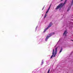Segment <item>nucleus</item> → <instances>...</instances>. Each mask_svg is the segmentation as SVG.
Returning <instances> with one entry per match:
<instances>
[{
  "label": "nucleus",
  "instance_id": "nucleus-1",
  "mask_svg": "<svg viewBox=\"0 0 73 73\" xmlns=\"http://www.w3.org/2000/svg\"><path fill=\"white\" fill-rule=\"evenodd\" d=\"M57 48H56L55 50V52H54V50L53 49L52 52V55L51 57L50 58H52V57H53V56L54 57L56 54H57Z\"/></svg>",
  "mask_w": 73,
  "mask_h": 73
},
{
  "label": "nucleus",
  "instance_id": "nucleus-2",
  "mask_svg": "<svg viewBox=\"0 0 73 73\" xmlns=\"http://www.w3.org/2000/svg\"><path fill=\"white\" fill-rule=\"evenodd\" d=\"M54 34V33H50V34L48 35L46 38L45 41H47L48 40V38H49L50 36H52V35H53Z\"/></svg>",
  "mask_w": 73,
  "mask_h": 73
},
{
  "label": "nucleus",
  "instance_id": "nucleus-3",
  "mask_svg": "<svg viewBox=\"0 0 73 73\" xmlns=\"http://www.w3.org/2000/svg\"><path fill=\"white\" fill-rule=\"evenodd\" d=\"M52 25V23H50L49 24V25L48 26V27L44 30L43 31V33H45V32L46 31V30H47V29H48V28H50V27H51Z\"/></svg>",
  "mask_w": 73,
  "mask_h": 73
},
{
  "label": "nucleus",
  "instance_id": "nucleus-4",
  "mask_svg": "<svg viewBox=\"0 0 73 73\" xmlns=\"http://www.w3.org/2000/svg\"><path fill=\"white\" fill-rule=\"evenodd\" d=\"M64 5V3H61L59 4L56 8V9H58L59 8H62Z\"/></svg>",
  "mask_w": 73,
  "mask_h": 73
},
{
  "label": "nucleus",
  "instance_id": "nucleus-5",
  "mask_svg": "<svg viewBox=\"0 0 73 73\" xmlns=\"http://www.w3.org/2000/svg\"><path fill=\"white\" fill-rule=\"evenodd\" d=\"M68 33V32H67V31L66 30L63 33V35L64 36H66V34Z\"/></svg>",
  "mask_w": 73,
  "mask_h": 73
},
{
  "label": "nucleus",
  "instance_id": "nucleus-6",
  "mask_svg": "<svg viewBox=\"0 0 73 73\" xmlns=\"http://www.w3.org/2000/svg\"><path fill=\"white\" fill-rule=\"evenodd\" d=\"M70 6L68 7V8L67 10V11H69V10H70Z\"/></svg>",
  "mask_w": 73,
  "mask_h": 73
},
{
  "label": "nucleus",
  "instance_id": "nucleus-7",
  "mask_svg": "<svg viewBox=\"0 0 73 73\" xmlns=\"http://www.w3.org/2000/svg\"><path fill=\"white\" fill-rule=\"evenodd\" d=\"M73 0L72 1L71 5H73Z\"/></svg>",
  "mask_w": 73,
  "mask_h": 73
},
{
  "label": "nucleus",
  "instance_id": "nucleus-8",
  "mask_svg": "<svg viewBox=\"0 0 73 73\" xmlns=\"http://www.w3.org/2000/svg\"><path fill=\"white\" fill-rule=\"evenodd\" d=\"M46 14L45 15V16L44 17V18H45L46 17Z\"/></svg>",
  "mask_w": 73,
  "mask_h": 73
},
{
  "label": "nucleus",
  "instance_id": "nucleus-9",
  "mask_svg": "<svg viewBox=\"0 0 73 73\" xmlns=\"http://www.w3.org/2000/svg\"><path fill=\"white\" fill-rule=\"evenodd\" d=\"M62 48H61L60 50V51L59 53H61V52H62Z\"/></svg>",
  "mask_w": 73,
  "mask_h": 73
},
{
  "label": "nucleus",
  "instance_id": "nucleus-10",
  "mask_svg": "<svg viewBox=\"0 0 73 73\" xmlns=\"http://www.w3.org/2000/svg\"><path fill=\"white\" fill-rule=\"evenodd\" d=\"M43 63H44V62H43V60H42V63H41V65H42V64H43Z\"/></svg>",
  "mask_w": 73,
  "mask_h": 73
},
{
  "label": "nucleus",
  "instance_id": "nucleus-11",
  "mask_svg": "<svg viewBox=\"0 0 73 73\" xmlns=\"http://www.w3.org/2000/svg\"><path fill=\"white\" fill-rule=\"evenodd\" d=\"M48 12H49V10H48L47 11V12H46V13L47 14V13H48Z\"/></svg>",
  "mask_w": 73,
  "mask_h": 73
},
{
  "label": "nucleus",
  "instance_id": "nucleus-12",
  "mask_svg": "<svg viewBox=\"0 0 73 73\" xmlns=\"http://www.w3.org/2000/svg\"><path fill=\"white\" fill-rule=\"evenodd\" d=\"M50 6L48 8H49L50 9Z\"/></svg>",
  "mask_w": 73,
  "mask_h": 73
},
{
  "label": "nucleus",
  "instance_id": "nucleus-13",
  "mask_svg": "<svg viewBox=\"0 0 73 73\" xmlns=\"http://www.w3.org/2000/svg\"><path fill=\"white\" fill-rule=\"evenodd\" d=\"M50 9L48 8V10L49 11V10Z\"/></svg>",
  "mask_w": 73,
  "mask_h": 73
},
{
  "label": "nucleus",
  "instance_id": "nucleus-14",
  "mask_svg": "<svg viewBox=\"0 0 73 73\" xmlns=\"http://www.w3.org/2000/svg\"><path fill=\"white\" fill-rule=\"evenodd\" d=\"M37 26L36 27V29H37Z\"/></svg>",
  "mask_w": 73,
  "mask_h": 73
},
{
  "label": "nucleus",
  "instance_id": "nucleus-15",
  "mask_svg": "<svg viewBox=\"0 0 73 73\" xmlns=\"http://www.w3.org/2000/svg\"><path fill=\"white\" fill-rule=\"evenodd\" d=\"M63 0H61V1H62Z\"/></svg>",
  "mask_w": 73,
  "mask_h": 73
},
{
  "label": "nucleus",
  "instance_id": "nucleus-16",
  "mask_svg": "<svg viewBox=\"0 0 73 73\" xmlns=\"http://www.w3.org/2000/svg\"><path fill=\"white\" fill-rule=\"evenodd\" d=\"M43 9H42V10H43Z\"/></svg>",
  "mask_w": 73,
  "mask_h": 73
}]
</instances>
